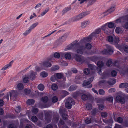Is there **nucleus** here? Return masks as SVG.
<instances>
[{"instance_id": "obj_1", "label": "nucleus", "mask_w": 128, "mask_h": 128, "mask_svg": "<svg viewBox=\"0 0 128 128\" xmlns=\"http://www.w3.org/2000/svg\"><path fill=\"white\" fill-rule=\"evenodd\" d=\"M76 47H78V49L76 50V52L77 53L75 54L74 58L78 62L83 63L85 61V58L82 56L78 54H82L83 51L85 49L84 46H79L78 44H75L74 45Z\"/></svg>"}, {"instance_id": "obj_2", "label": "nucleus", "mask_w": 128, "mask_h": 128, "mask_svg": "<svg viewBox=\"0 0 128 128\" xmlns=\"http://www.w3.org/2000/svg\"><path fill=\"white\" fill-rule=\"evenodd\" d=\"M75 104V102L73 99L71 98H68L66 99V102L65 104L66 107L68 109L71 108L72 106L74 105Z\"/></svg>"}, {"instance_id": "obj_3", "label": "nucleus", "mask_w": 128, "mask_h": 128, "mask_svg": "<svg viewBox=\"0 0 128 128\" xmlns=\"http://www.w3.org/2000/svg\"><path fill=\"white\" fill-rule=\"evenodd\" d=\"M106 49L104 50L102 52V53L104 54H112L113 52V49L112 47L108 45L106 46Z\"/></svg>"}, {"instance_id": "obj_4", "label": "nucleus", "mask_w": 128, "mask_h": 128, "mask_svg": "<svg viewBox=\"0 0 128 128\" xmlns=\"http://www.w3.org/2000/svg\"><path fill=\"white\" fill-rule=\"evenodd\" d=\"M93 36L92 35V34L89 37L84 38L83 40H81L80 41V44H82L84 43H86L87 42L90 41L92 39V37Z\"/></svg>"}, {"instance_id": "obj_5", "label": "nucleus", "mask_w": 128, "mask_h": 128, "mask_svg": "<svg viewBox=\"0 0 128 128\" xmlns=\"http://www.w3.org/2000/svg\"><path fill=\"white\" fill-rule=\"evenodd\" d=\"M115 100L118 102L124 104L125 102L124 99V98L120 95L118 96L115 99Z\"/></svg>"}, {"instance_id": "obj_6", "label": "nucleus", "mask_w": 128, "mask_h": 128, "mask_svg": "<svg viewBox=\"0 0 128 128\" xmlns=\"http://www.w3.org/2000/svg\"><path fill=\"white\" fill-rule=\"evenodd\" d=\"M94 79V77H92L88 79V80L84 81L83 82L82 85L83 86H86L90 84Z\"/></svg>"}, {"instance_id": "obj_7", "label": "nucleus", "mask_w": 128, "mask_h": 128, "mask_svg": "<svg viewBox=\"0 0 128 128\" xmlns=\"http://www.w3.org/2000/svg\"><path fill=\"white\" fill-rule=\"evenodd\" d=\"M126 21H128V15L125 17H122L120 19H117L116 20V22L118 23L123 21L124 22Z\"/></svg>"}, {"instance_id": "obj_8", "label": "nucleus", "mask_w": 128, "mask_h": 128, "mask_svg": "<svg viewBox=\"0 0 128 128\" xmlns=\"http://www.w3.org/2000/svg\"><path fill=\"white\" fill-rule=\"evenodd\" d=\"M42 64L43 66L46 68L50 67L52 66L51 63L48 61H46L43 62Z\"/></svg>"}, {"instance_id": "obj_9", "label": "nucleus", "mask_w": 128, "mask_h": 128, "mask_svg": "<svg viewBox=\"0 0 128 128\" xmlns=\"http://www.w3.org/2000/svg\"><path fill=\"white\" fill-rule=\"evenodd\" d=\"M101 30V29L100 28L97 29L95 30L94 32L92 34V35L93 36H96V34L100 33Z\"/></svg>"}, {"instance_id": "obj_10", "label": "nucleus", "mask_w": 128, "mask_h": 128, "mask_svg": "<svg viewBox=\"0 0 128 128\" xmlns=\"http://www.w3.org/2000/svg\"><path fill=\"white\" fill-rule=\"evenodd\" d=\"M80 76H76L74 80V82L77 84H80L81 83V82L80 81Z\"/></svg>"}, {"instance_id": "obj_11", "label": "nucleus", "mask_w": 128, "mask_h": 128, "mask_svg": "<svg viewBox=\"0 0 128 128\" xmlns=\"http://www.w3.org/2000/svg\"><path fill=\"white\" fill-rule=\"evenodd\" d=\"M34 100L32 99H29L27 101L26 103L28 105H32L34 104Z\"/></svg>"}, {"instance_id": "obj_12", "label": "nucleus", "mask_w": 128, "mask_h": 128, "mask_svg": "<svg viewBox=\"0 0 128 128\" xmlns=\"http://www.w3.org/2000/svg\"><path fill=\"white\" fill-rule=\"evenodd\" d=\"M119 87L121 88H124L128 87V83H123L120 84Z\"/></svg>"}, {"instance_id": "obj_13", "label": "nucleus", "mask_w": 128, "mask_h": 128, "mask_svg": "<svg viewBox=\"0 0 128 128\" xmlns=\"http://www.w3.org/2000/svg\"><path fill=\"white\" fill-rule=\"evenodd\" d=\"M86 15L85 13H82L78 15L76 18V20H78L80 19Z\"/></svg>"}, {"instance_id": "obj_14", "label": "nucleus", "mask_w": 128, "mask_h": 128, "mask_svg": "<svg viewBox=\"0 0 128 128\" xmlns=\"http://www.w3.org/2000/svg\"><path fill=\"white\" fill-rule=\"evenodd\" d=\"M107 82L110 85H113L116 82L115 80H114L111 79L110 80L107 81Z\"/></svg>"}, {"instance_id": "obj_15", "label": "nucleus", "mask_w": 128, "mask_h": 128, "mask_svg": "<svg viewBox=\"0 0 128 128\" xmlns=\"http://www.w3.org/2000/svg\"><path fill=\"white\" fill-rule=\"evenodd\" d=\"M88 98V95L83 94L81 96V98L84 101L86 100H87Z\"/></svg>"}, {"instance_id": "obj_16", "label": "nucleus", "mask_w": 128, "mask_h": 128, "mask_svg": "<svg viewBox=\"0 0 128 128\" xmlns=\"http://www.w3.org/2000/svg\"><path fill=\"white\" fill-rule=\"evenodd\" d=\"M88 66L90 69L92 70H95L96 68V66H95L91 64H88Z\"/></svg>"}, {"instance_id": "obj_17", "label": "nucleus", "mask_w": 128, "mask_h": 128, "mask_svg": "<svg viewBox=\"0 0 128 128\" xmlns=\"http://www.w3.org/2000/svg\"><path fill=\"white\" fill-rule=\"evenodd\" d=\"M51 113L52 112H45L44 115L45 118L46 119H47L49 118L50 117V115L51 114Z\"/></svg>"}, {"instance_id": "obj_18", "label": "nucleus", "mask_w": 128, "mask_h": 128, "mask_svg": "<svg viewBox=\"0 0 128 128\" xmlns=\"http://www.w3.org/2000/svg\"><path fill=\"white\" fill-rule=\"evenodd\" d=\"M51 88L52 90H56L58 89V87L56 84H54L52 85Z\"/></svg>"}, {"instance_id": "obj_19", "label": "nucleus", "mask_w": 128, "mask_h": 128, "mask_svg": "<svg viewBox=\"0 0 128 128\" xmlns=\"http://www.w3.org/2000/svg\"><path fill=\"white\" fill-rule=\"evenodd\" d=\"M17 87L18 90H22L24 86L22 83H19L18 84Z\"/></svg>"}, {"instance_id": "obj_20", "label": "nucleus", "mask_w": 128, "mask_h": 128, "mask_svg": "<svg viewBox=\"0 0 128 128\" xmlns=\"http://www.w3.org/2000/svg\"><path fill=\"white\" fill-rule=\"evenodd\" d=\"M113 99V98L112 96H110L106 97V100L108 101L112 102Z\"/></svg>"}, {"instance_id": "obj_21", "label": "nucleus", "mask_w": 128, "mask_h": 128, "mask_svg": "<svg viewBox=\"0 0 128 128\" xmlns=\"http://www.w3.org/2000/svg\"><path fill=\"white\" fill-rule=\"evenodd\" d=\"M98 58L97 56H94L90 57V59L93 61H96L98 60Z\"/></svg>"}, {"instance_id": "obj_22", "label": "nucleus", "mask_w": 128, "mask_h": 128, "mask_svg": "<svg viewBox=\"0 0 128 128\" xmlns=\"http://www.w3.org/2000/svg\"><path fill=\"white\" fill-rule=\"evenodd\" d=\"M97 65L99 68H101L103 66L104 63L101 61H99L97 62Z\"/></svg>"}, {"instance_id": "obj_23", "label": "nucleus", "mask_w": 128, "mask_h": 128, "mask_svg": "<svg viewBox=\"0 0 128 128\" xmlns=\"http://www.w3.org/2000/svg\"><path fill=\"white\" fill-rule=\"evenodd\" d=\"M38 88L39 90H42L44 89V86L42 84H40L38 86Z\"/></svg>"}, {"instance_id": "obj_24", "label": "nucleus", "mask_w": 128, "mask_h": 128, "mask_svg": "<svg viewBox=\"0 0 128 128\" xmlns=\"http://www.w3.org/2000/svg\"><path fill=\"white\" fill-rule=\"evenodd\" d=\"M86 109L88 110H91L92 108V105L90 104H87L86 106Z\"/></svg>"}, {"instance_id": "obj_25", "label": "nucleus", "mask_w": 128, "mask_h": 128, "mask_svg": "<svg viewBox=\"0 0 128 128\" xmlns=\"http://www.w3.org/2000/svg\"><path fill=\"white\" fill-rule=\"evenodd\" d=\"M64 57L67 59H70L71 58V55L69 53H66L64 55Z\"/></svg>"}, {"instance_id": "obj_26", "label": "nucleus", "mask_w": 128, "mask_h": 128, "mask_svg": "<svg viewBox=\"0 0 128 128\" xmlns=\"http://www.w3.org/2000/svg\"><path fill=\"white\" fill-rule=\"evenodd\" d=\"M107 26V24H105L103 26H102L101 28L103 30H104V31H106L108 32V28Z\"/></svg>"}, {"instance_id": "obj_27", "label": "nucleus", "mask_w": 128, "mask_h": 128, "mask_svg": "<svg viewBox=\"0 0 128 128\" xmlns=\"http://www.w3.org/2000/svg\"><path fill=\"white\" fill-rule=\"evenodd\" d=\"M42 100L44 102H47L48 100V98L47 96H45L42 98Z\"/></svg>"}, {"instance_id": "obj_28", "label": "nucleus", "mask_w": 128, "mask_h": 128, "mask_svg": "<svg viewBox=\"0 0 128 128\" xmlns=\"http://www.w3.org/2000/svg\"><path fill=\"white\" fill-rule=\"evenodd\" d=\"M107 83V82L105 80H103L100 81L98 83V84L100 86L103 85Z\"/></svg>"}, {"instance_id": "obj_29", "label": "nucleus", "mask_w": 128, "mask_h": 128, "mask_svg": "<svg viewBox=\"0 0 128 128\" xmlns=\"http://www.w3.org/2000/svg\"><path fill=\"white\" fill-rule=\"evenodd\" d=\"M29 80V78L28 77L25 76L23 78V82L25 83L28 82Z\"/></svg>"}, {"instance_id": "obj_30", "label": "nucleus", "mask_w": 128, "mask_h": 128, "mask_svg": "<svg viewBox=\"0 0 128 128\" xmlns=\"http://www.w3.org/2000/svg\"><path fill=\"white\" fill-rule=\"evenodd\" d=\"M40 76L42 77H45L48 76L47 73L45 72H41L40 74Z\"/></svg>"}, {"instance_id": "obj_31", "label": "nucleus", "mask_w": 128, "mask_h": 128, "mask_svg": "<svg viewBox=\"0 0 128 128\" xmlns=\"http://www.w3.org/2000/svg\"><path fill=\"white\" fill-rule=\"evenodd\" d=\"M90 70L88 68H86L84 70V73L86 75H88L90 74Z\"/></svg>"}, {"instance_id": "obj_32", "label": "nucleus", "mask_w": 128, "mask_h": 128, "mask_svg": "<svg viewBox=\"0 0 128 128\" xmlns=\"http://www.w3.org/2000/svg\"><path fill=\"white\" fill-rule=\"evenodd\" d=\"M77 88L76 86H71L69 88V90L72 91L75 90Z\"/></svg>"}, {"instance_id": "obj_33", "label": "nucleus", "mask_w": 128, "mask_h": 128, "mask_svg": "<svg viewBox=\"0 0 128 128\" xmlns=\"http://www.w3.org/2000/svg\"><path fill=\"white\" fill-rule=\"evenodd\" d=\"M112 62L111 59H110L108 60L106 64L108 66H112Z\"/></svg>"}, {"instance_id": "obj_34", "label": "nucleus", "mask_w": 128, "mask_h": 128, "mask_svg": "<svg viewBox=\"0 0 128 128\" xmlns=\"http://www.w3.org/2000/svg\"><path fill=\"white\" fill-rule=\"evenodd\" d=\"M38 24V22L36 23L33 24V25L30 27V29L28 30V33H29L28 32L29 31H30L32 29L35 27Z\"/></svg>"}, {"instance_id": "obj_35", "label": "nucleus", "mask_w": 128, "mask_h": 128, "mask_svg": "<svg viewBox=\"0 0 128 128\" xmlns=\"http://www.w3.org/2000/svg\"><path fill=\"white\" fill-rule=\"evenodd\" d=\"M56 76L58 78L60 79L62 78L63 75L61 73H58L56 74Z\"/></svg>"}, {"instance_id": "obj_36", "label": "nucleus", "mask_w": 128, "mask_h": 128, "mask_svg": "<svg viewBox=\"0 0 128 128\" xmlns=\"http://www.w3.org/2000/svg\"><path fill=\"white\" fill-rule=\"evenodd\" d=\"M99 94L101 95H104L105 94V92L102 89H100L98 91Z\"/></svg>"}, {"instance_id": "obj_37", "label": "nucleus", "mask_w": 128, "mask_h": 128, "mask_svg": "<svg viewBox=\"0 0 128 128\" xmlns=\"http://www.w3.org/2000/svg\"><path fill=\"white\" fill-rule=\"evenodd\" d=\"M116 74L117 72L116 71L113 70L111 72V75L112 76L115 77L116 76Z\"/></svg>"}, {"instance_id": "obj_38", "label": "nucleus", "mask_w": 128, "mask_h": 128, "mask_svg": "<svg viewBox=\"0 0 128 128\" xmlns=\"http://www.w3.org/2000/svg\"><path fill=\"white\" fill-rule=\"evenodd\" d=\"M108 27L110 28H113L114 25V23L112 22H110L108 24Z\"/></svg>"}, {"instance_id": "obj_39", "label": "nucleus", "mask_w": 128, "mask_h": 128, "mask_svg": "<svg viewBox=\"0 0 128 128\" xmlns=\"http://www.w3.org/2000/svg\"><path fill=\"white\" fill-rule=\"evenodd\" d=\"M31 119L32 121L34 122H36L38 120V118L35 116H32V117Z\"/></svg>"}, {"instance_id": "obj_40", "label": "nucleus", "mask_w": 128, "mask_h": 128, "mask_svg": "<svg viewBox=\"0 0 128 128\" xmlns=\"http://www.w3.org/2000/svg\"><path fill=\"white\" fill-rule=\"evenodd\" d=\"M108 40L110 42H113L114 41V38L112 36H110L108 38Z\"/></svg>"}, {"instance_id": "obj_41", "label": "nucleus", "mask_w": 128, "mask_h": 128, "mask_svg": "<svg viewBox=\"0 0 128 128\" xmlns=\"http://www.w3.org/2000/svg\"><path fill=\"white\" fill-rule=\"evenodd\" d=\"M59 67L58 66H55L51 68V70L52 71H55L58 70Z\"/></svg>"}, {"instance_id": "obj_42", "label": "nucleus", "mask_w": 128, "mask_h": 128, "mask_svg": "<svg viewBox=\"0 0 128 128\" xmlns=\"http://www.w3.org/2000/svg\"><path fill=\"white\" fill-rule=\"evenodd\" d=\"M98 106L99 110H102L104 109V106L103 105L99 104H98Z\"/></svg>"}, {"instance_id": "obj_43", "label": "nucleus", "mask_w": 128, "mask_h": 128, "mask_svg": "<svg viewBox=\"0 0 128 128\" xmlns=\"http://www.w3.org/2000/svg\"><path fill=\"white\" fill-rule=\"evenodd\" d=\"M56 80V75L55 74L52 76L50 78V80L52 82H55Z\"/></svg>"}, {"instance_id": "obj_44", "label": "nucleus", "mask_w": 128, "mask_h": 128, "mask_svg": "<svg viewBox=\"0 0 128 128\" xmlns=\"http://www.w3.org/2000/svg\"><path fill=\"white\" fill-rule=\"evenodd\" d=\"M121 30V28L119 27H117L116 28V32L117 33H119Z\"/></svg>"}, {"instance_id": "obj_45", "label": "nucleus", "mask_w": 128, "mask_h": 128, "mask_svg": "<svg viewBox=\"0 0 128 128\" xmlns=\"http://www.w3.org/2000/svg\"><path fill=\"white\" fill-rule=\"evenodd\" d=\"M54 57L56 58H58L60 57V54L58 52H55L54 54Z\"/></svg>"}, {"instance_id": "obj_46", "label": "nucleus", "mask_w": 128, "mask_h": 128, "mask_svg": "<svg viewBox=\"0 0 128 128\" xmlns=\"http://www.w3.org/2000/svg\"><path fill=\"white\" fill-rule=\"evenodd\" d=\"M92 45L88 43L86 44V48L87 49H90Z\"/></svg>"}, {"instance_id": "obj_47", "label": "nucleus", "mask_w": 128, "mask_h": 128, "mask_svg": "<svg viewBox=\"0 0 128 128\" xmlns=\"http://www.w3.org/2000/svg\"><path fill=\"white\" fill-rule=\"evenodd\" d=\"M38 109L36 108H33L32 109V112L35 114H36L38 111Z\"/></svg>"}, {"instance_id": "obj_48", "label": "nucleus", "mask_w": 128, "mask_h": 128, "mask_svg": "<svg viewBox=\"0 0 128 128\" xmlns=\"http://www.w3.org/2000/svg\"><path fill=\"white\" fill-rule=\"evenodd\" d=\"M116 120L118 122L120 123H122L123 121V119L122 118L119 117L117 118Z\"/></svg>"}, {"instance_id": "obj_49", "label": "nucleus", "mask_w": 128, "mask_h": 128, "mask_svg": "<svg viewBox=\"0 0 128 128\" xmlns=\"http://www.w3.org/2000/svg\"><path fill=\"white\" fill-rule=\"evenodd\" d=\"M30 90L28 89H26L24 90L25 94L26 95H28L30 92Z\"/></svg>"}, {"instance_id": "obj_50", "label": "nucleus", "mask_w": 128, "mask_h": 128, "mask_svg": "<svg viewBox=\"0 0 128 128\" xmlns=\"http://www.w3.org/2000/svg\"><path fill=\"white\" fill-rule=\"evenodd\" d=\"M15 95V91L14 90H12L10 92V97L12 96H14Z\"/></svg>"}, {"instance_id": "obj_51", "label": "nucleus", "mask_w": 128, "mask_h": 128, "mask_svg": "<svg viewBox=\"0 0 128 128\" xmlns=\"http://www.w3.org/2000/svg\"><path fill=\"white\" fill-rule=\"evenodd\" d=\"M101 115L102 117L105 118L107 116L108 114L106 112H102V113Z\"/></svg>"}, {"instance_id": "obj_52", "label": "nucleus", "mask_w": 128, "mask_h": 128, "mask_svg": "<svg viewBox=\"0 0 128 128\" xmlns=\"http://www.w3.org/2000/svg\"><path fill=\"white\" fill-rule=\"evenodd\" d=\"M85 122L87 124H89L91 122V119L89 118H87L85 120Z\"/></svg>"}, {"instance_id": "obj_53", "label": "nucleus", "mask_w": 128, "mask_h": 128, "mask_svg": "<svg viewBox=\"0 0 128 128\" xmlns=\"http://www.w3.org/2000/svg\"><path fill=\"white\" fill-rule=\"evenodd\" d=\"M58 98L54 96L52 98V102L54 103H55L57 102L58 101Z\"/></svg>"}, {"instance_id": "obj_54", "label": "nucleus", "mask_w": 128, "mask_h": 128, "mask_svg": "<svg viewBox=\"0 0 128 128\" xmlns=\"http://www.w3.org/2000/svg\"><path fill=\"white\" fill-rule=\"evenodd\" d=\"M62 118L64 120H66L68 116L67 114H62Z\"/></svg>"}, {"instance_id": "obj_55", "label": "nucleus", "mask_w": 128, "mask_h": 128, "mask_svg": "<svg viewBox=\"0 0 128 128\" xmlns=\"http://www.w3.org/2000/svg\"><path fill=\"white\" fill-rule=\"evenodd\" d=\"M123 50L126 53H128V46H126L124 47Z\"/></svg>"}, {"instance_id": "obj_56", "label": "nucleus", "mask_w": 128, "mask_h": 128, "mask_svg": "<svg viewBox=\"0 0 128 128\" xmlns=\"http://www.w3.org/2000/svg\"><path fill=\"white\" fill-rule=\"evenodd\" d=\"M66 110V109L64 108L63 109L60 108L59 110V112L60 114H62Z\"/></svg>"}, {"instance_id": "obj_57", "label": "nucleus", "mask_w": 128, "mask_h": 128, "mask_svg": "<svg viewBox=\"0 0 128 128\" xmlns=\"http://www.w3.org/2000/svg\"><path fill=\"white\" fill-rule=\"evenodd\" d=\"M88 21L84 22L82 23V27H84L87 24Z\"/></svg>"}, {"instance_id": "obj_58", "label": "nucleus", "mask_w": 128, "mask_h": 128, "mask_svg": "<svg viewBox=\"0 0 128 128\" xmlns=\"http://www.w3.org/2000/svg\"><path fill=\"white\" fill-rule=\"evenodd\" d=\"M62 94L64 95V96H66L68 94V92L65 90L62 91Z\"/></svg>"}, {"instance_id": "obj_59", "label": "nucleus", "mask_w": 128, "mask_h": 128, "mask_svg": "<svg viewBox=\"0 0 128 128\" xmlns=\"http://www.w3.org/2000/svg\"><path fill=\"white\" fill-rule=\"evenodd\" d=\"M114 41L116 44H117V43L119 42V40L118 38L117 37V38H115L114 39Z\"/></svg>"}, {"instance_id": "obj_60", "label": "nucleus", "mask_w": 128, "mask_h": 128, "mask_svg": "<svg viewBox=\"0 0 128 128\" xmlns=\"http://www.w3.org/2000/svg\"><path fill=\"white\" fill-rule=\"evenodd\" d=\"M115 91V89L114 88H111L108 90V91L109 93H112L114 92Z\"/></svg>"}, {"instance_id": "obj_61", "label": "nucleus", "mask_w": 128, "mask_h": 128, "mask_svg": "<svg viewBox=\"0 0 128 128\" xmlns=\"http://www.w3.org/2000/svg\"><path fill=\"white\" fill-rule=\"evenodd\" d=\"M8 128H16V127L14 124H11L9 125Z\"/></svg>"}, {"instance_id": "obj_62", "label": "nucleus", "mask_w": 128, "mask_h": 128, "mask_svg": "<svg viewBox=\"0 0 128 128\" xmlns=\"http://www.w3.org/2000/svg\"><path fill=\"white\" fill-rule=\"evenodd\" d=\"M123 27L127 29H128V22H126L125 24L122 26Z\"/></svg>"}, {"instance_id": "obj_63", "label": "nucleus", "mask_w": 128, "mask_h": 128, "mask_svg": "<svg viewBox=\"0 0 128 128\" xmlns=\"http://www.w3.org/2000/svg\"><path fill=\"white\" fill-rule=\"evenodd\" d=\"M4 104V101L2 99H0V106H2Z\"/></svg>"}, {"instance_id": "obj_64", "label": "nucleus", "mask_w": 128, "mask_h": 128, "mask_svg": "<svg viewBox=\"0 0 128 128\" xmlns=\"http://www.w3.org/2000/svg\"><path fill=\"white\" fill-rule=\"evenodd\" d=\"M96 109H94L92 111V114H95L96 113Z\"/></svg>"}]
</instances>
